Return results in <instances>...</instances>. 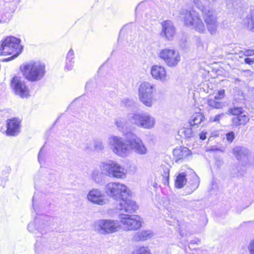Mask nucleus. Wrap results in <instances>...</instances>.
<instances>
[{"mask_svg":"<svg viewBox=\"0 0 254 254\" xmlns=\"http://www.w3.org/2000/svg\"><path fill=\"white\" fill-rule=\"evenodd\" d=\"M151 74L152 77L162 82H166L169 80V76L167 74L165 67L162 65H154L151 68Z\"/></svg>","mask_w":254,"mask_h":254,"instance_id":"15","label":"nucleus"},{"mask_svg":"<svg viewBox=\"0 0 254 254\" xmlns=\"http://www.w3.org/2000/svg\"><path fill=\"white\" fill-rule=\"evenodd\" d=\"M20 40L14 37H7L0 43V55L6 56L13 55L12 57L4 60V61L10 60L13 57H16L21 52L22 46L20 45Z\"/></svg>","mask_w":254,"mask_h":254,"instance_id":"5","label":"nucleus"},{"mask_svg":"<svg viewBox=\"0 0 254 254\" xmlns=\"http://www.w3.org/2000/svg\"><path fill=\"white\" fill-rule=\"evenodd\" d=\"M99 169L102 170L105 176L117 179H125L127 170L116 161L109 160L101 162L99 165Z\"/></svg>","mask_w":254,"mask_h":254,"instance_id":"6","label":"nucleus"},{"mask_svg":"<svg viewBox=\"0 0 254 254\" xmlns=\"http://www.w3.org/2000/svg\"><path fill=\"white\" fill-rule=\"evenodd\" d=\"M20 69L25 78L31 81L40 80L45 73V66L40 62H30Z\"/></svg>","mask_w":254,"mask_h":254,"instance_id":"4","label":"nucleus"},{"mask_svg":"<svg viewBox=\"0 0 254 254\" xmlns=\"http://www.w3.org/2000/svg\"><path fill=\"white\" fill-rule=\"evenodd\" d=\"M107 144L114 154L120 157L128 156L131 151L140 155L148 153V149L143 141L133 133L128 134L125 139L120 136L110 135Z\"/></svg>","mask_w":254,"mask_h":254,"instance_id":"2","label":"nucleus"},{"mask_svg":"<svg viewBox=\"0 0 254 254\" xmlns=\"http://www.w3.org/2000/svg\"><path fill=\"white\" fill-rule=\"evenodd\" d=\"M131 254H152L148 247L146 246L136 247Z\"/></svg>","mask_w":254,"mask_h":254,"instance_id":"30","label":"nucleus"},{"mask_svg":"<svg viewBox=\"0 0 254 254\" xmlns=\"http://www.w3.org/2000/svg\"><path fill=\"white\" fill-rule=\"evenodd\" d=\"M244 55L245 56H251L254 55V50H249L244 52Z\"/></svg>","mask_w":254,"mask_h":254,"instance_id":"40","label":"nucleus"},{"mask_svg":"<svg viewBox=\"0 0 254 254\" xmlns=\"http://www.w3.org/2000/svg\"><path fill=\"white\" fill-rule=\"evenodd\" d=\"M249 254H254V238L250 241L248 247Z\"/></svg>","mask_w":254,"mask_h":254,"instance_id":"38","label":"nucleus"},{"mask_svg":"<svg viewBox=\"0 0 254 254\" xmlns=\"http://www.w3.org/2000/svg\"><path fill=\"white\" fill-rule=\"evenodd\" d=\"M197 45L198 47H202L203 43L200 38L196 39Z\"/></svg>","mask_w":254,"mask_h":254,"instance_id":"43","label":"nucleus"},{"mask_svg":"<svg viewBox=\"0 0 254 254\" xmlns=\"http://www.w3.org/2000/svg\"><path fill=\"white\" fill-rule=\"evenodd\" d=\"M153 236V232L150 230H143L136 233L133 237V240L136 242L145 241Z\"/></svg>","mask_w":254,"mask_h":254,"instance_id":"21","label":"nucleus"},{"mask_svg":"<svg viewBox=\"0 0 254 254\" xmlns=\"http://www.w3.org/2000/svg\"><path fill=\"white\" fill-rule=\"evenodd\" d=\"M193 3L201 12L204 22L195 10L182 8L180 13L184 25L200 34L206 33L207 29L211 35L215 34L218 24L214 10L204 5L201 0H193Z\"/></svg>","mask_w":254,"mask_h":254,"instance_id":"1","label":"nucleus"},{"mask_svg":"<svg viewBox=\"0 0 254 254\" xmlns=\"http://www.w3.org/2000/svg\"><path fill=\"white\" fill-rule=\"evenodd\" d=\"M243 24L247 30L254 32V12H250L244 18Z\"/></svg>","mask_w":254,"mask_h":254,"instance_id":"20","label":"nucleus"},{"mask_svg":"<svg viewBox=\"0 0 254 254\" xmlns=\"http://www.w3.org/2000/svg\"><path fill=\"white\" fill-rule=\"evenodd\" d=\"M93 149L97 151H102L104 150L105 146L101 139H95L93 141Z\"/></svg>","mask_w":254,"mask_h":254,"instance_id":"31","label":"nucleus"},{"mask_svg":"<svg viewBox=\"0 0 254 254\" xmlns=\"http://www.w3.org/2000/svg\"><path fill=\"white\" fill-rule=\"evenodd\" d=\"M83 149L86 152H91L93 149V145L91 142L87 141L84 144Z\"/></svg>","mask_w":254,"mask_h":254,"instance_id":"35","label":"nucleus"},{"mask_svg":"<svg viewBox=\"0 0 254 254\" xmlns=\"http://www.w3.org/2000/svg\"><path fill=\"white\" fill-rule=\"evenodd\" d=\"M218 135V133L217 132H215V133H211V136H216Z\"/></svg>","mask_w":254,"mask_h":254,"instance_id":"45","label":"nucleus"},{"mask_svg":"<svg viewBox=\"0 0 254 254\" xmlns=\"http://www.w3.org/2000/svg\"><path fill=\"white\" fill-rule=\"evenodd\" d=\"M93 227L96 231L103 235L116 233L121 229L119 221L114 219H98L94 222Z\"/></svg>","mask_w":254,"mask_h":254,"instance_id":"9","label":"nucleus"},{"mask_svg":"<svg viewBox=\"0 0 254 254\" xmlns=\"http://www.w3.org/2000/svg\"><path fill=\"white\" fill-rule=\"evenodd\" d=\"M119 219L125 230H136L141 227L142 219L138 215L120 214Z\"/></svg>","mask_w":254,"mask_h":254,"instance_id":"10","label":"nucleus"},{"mask_svg":"<svg viewBox=\"0 0 254 254\" xmlns=\"http://www.w3.org/2000/svg\"><path fill=\"white\" fill-rule=\"evenodd\" d=\"M48 219L49 218L46 217V219L36 218L33 222H31L28 225V231L35 234L37 237L39 236V233L42 235L45 233L48 229Z\"/></svg>","mask_w":254,"mask_h":254,"instance_id":"14","label":"nucleus"},{"mask_svg":"<svg viewBox=\"0 0 254 254\" xmlns=\"http://www.w3.org/2000/svg\"><path fill=\"white\" fill-rule=\"evenodd\" d=\"M188 173H190V181H189V187L192 192L195 190L199 186V179L195 173L191 169H188Z\"/></svg>","mask_w":254,"mask_h":254,"instance_id":"19","label":"nucleus"},{"mask_svg":"<svg viewBox=\"0 0 254 254\" xmlns=\"http://www.w3.org/2000/svg\"><path fill=\"white\" fill-rule=\"evenodd\" d=\"M224 114L221 113L209 118V121L210 122H219V121L224 117Z\"/></svg>","mask_w":254,"mask_h":254,"instance_id":"34","label":"nucleus"},{"mask_svg":"<svg viewBox=\"0 0 254 254\" xmlns=\"http://www.w3.org/2000/svg\"><path fill=\"white\" fill-rule=\"evenodd\" d=\"M180 135H184L186 137L190 138L193 135L192 129L190 127H184L180 129L179 131Z\"/></svg>","mask_w":254,"mask_h":254,"instance_id":"32","label":"nucleus"},{"mask_svg":"<svg viewBox=\"0 0 254 254\" xmlns=\"http://www.w3.org/2000/svg\"><path fill=\"white\" fill-rule=\"evenodd\" d=\"M225 95V91L224 89H221L218 91L217 92L214 93L213 99L218 100L223 99Z\"/></svg>","mask_w":254,"mask_h":254,"instance_id":"36","label":"nucleus"},{"mask_svg":"<svg viewBox=\"0 0 254 254\" xmlns=\"http://www.w3.org/2000/svg\"><path fill=\"white\" fill-rule=\"evenodd\" d=\"M105 193L115 200H120L118 209L127 213H132L138 208L136 202L125 197L131 195V191L125 184L119 182H109L104 187Z\"/></svg>","mask_w":254,"mask_h":254,"instance_id":"3","label":"nucleus"},{"mask_svg":"<svg viewBox=\"0 0 254 254\" xmlns=\"http://www.w3.org/2000/svg\"><path fill=\"white\" fill-rule=\"evenodd\" d=\"M190 153V151L186 147L176 148L173 151L174 156L176 161H179L188 156Z\"/></svg>","mask_w":254,"mask_h":254,"instance_id":"22","label":"nucleus"},{"mask_svg":"<svg viewBox=\"0 0 254 254\" xmlns=\"http://www.w3.org/2000/svg\"><path fill=\"white\" fill-rule=\"evenodd\" d=\"M6 123V133L7 135L15 136L20 132V121L18 119L12 118L7 120Z\"/></svg>","mask_w":254,"mask_h":254,"instance_id":"17","label":"nucleus"},{"mask_svg":"<svg viewBox=\"0 0 254 254\" xmlns=\"http://www.w3.org/2000/svg\"><path fill=\"white\" fill-rule=\"evenodd\" d=\"M86 199L93 204L101 206L107 204L108 201L103 192L97 188H93L88 192Z\"/></svg>","mask_w":254,"mask_h":254,"instance_id":"12","label":"nucleus"},{"mask_svg":"<svg viewBox=\"0 0 254 254\" xmlns=\"http://www.w3.org/2000/svg\"><path fill=\"white\" fill-rule=\"evenodd\" d=\"M105 173L100 169H94L91 174V180L96 184H100L104 179Z\"/></svg>","mask_w":254,"mask_h":254,"instance_id":"24","label":"nucleus"},{"mask_svg":"<svg viewBox=\"0 0 254 254\" xmlns=\"http://www.w3.org/2000/svg\"><path fill=\"white\" fill-rule=\"evenodd\" d=\"M162 168L163 170V172H162V176L167 181H168L170 174L169 168L168 167H162Z\"/></svg>","mask_w":254,"mask_h":254,"instance_id":"37","label":"nucleus"},{"mask_svg":"<svg viewBox=\"0 0 254 254\" xmlns=\"http://www.w3.org/2000/svg\"><path fill=\"white\" fill-rule=\"evenodd\" d=\"M186 177H190V173H188V170L185 172L179 173L176 176V179L175 181V186L178 189L183 188L187 184V179Z\"/></svg>","mask_w":254,"mask_h":254,"instance_id":"18","label":"nucleus"},{"mask_svg":"<svg viewBox=\"0 0 254 254\" xmlns=\"http://www.w3.org/2000/svg\"><path fill=\"white\" fill-rule=\"evenodd\" d=\"M156 92V85L151 82H141L138 87V98L140 101L147 107L153 105L154 95Z\"/></svg>","mask_w":254,"mask_h":254,"instance_id":"7","label":"nucleus"},{"mask_svg":"<svg viewBox=\"0 0 254 254\" xmlns=\"http://www.w3.org/2000/svg\"><path fill=\"white\" fill-rule=\"evenodd\" d=\"M206 134H207V132L204 131V130H203L202 131L200 134H199V137H200V138L201 139V140H204L206 139Z\"/></svg>","mask_w":254,"mask_h":254,"instance_id":"41","label":"nucleus"},{"mask_svg":"<svg viewBox=\"0 0 254 254\" xmlns=\"http://www.w3.org/2000/svg\"><path fill=\"white\" fill-rule=\"evenodd\" d=\"M235 135L233 132H230L227 133L226 137L227 139L229 142H232L234 139Z\"/></svg>","mask_w":254,"mask_h":254,"instance_id":"39","label":"nucleus"},{"mask_svg":"<svg viewBox=\"0 0 254 254\" xmlns=\"http://www.w3.org/2000/svg\"><path fill=\"white\" fill-rule=\"evenodd\" d=\"M11 87L15 93L20 97L24 98L30 96L29 89L21 77H14L11 81Z\"/></svg>","mask_w":254,"mask_h":254,"instance_id":"13","label":"nucleus"},{"mask_svg":"<svg viewBox=\"0 0 254 254\" xmlns=\"http://www.w3.org/2000/svg\"><path fill=\"white\" fill-rule=\"evenodd\" d=\"M158 56L167 66L171 67L176 66L181 61L179 51L174 49H163L160 51Z\"/></svg>","mask_w":254,"mask_h":254,"instance_id":"11","label":"nucleus"},{"mask_svg":"<svg viewBox=\"0 0 254 254\" xmlns=\"http://www.w3.org/2000/svg\"><path fill=\"white\" fill-rule=\"evenodd\" d=\"M74 52L72 49H70L67 54L65 61V68L67 70H71L73 66L74 62Z\"/></svg>","mask_w":254,"mask_h":254,"instance_id":"26","label":"nucleus"},{"mask_svg":"<svg viewBox=\"0 0 254 254\" xmlns=\"http://www.w3.org/2000/svg\"><path fill=\"white\" fill-rule=\"evenodd\" d=\"M233 153L238 159H240L245 157L249 153L248 150L242 146H237L233 149Z\"/></svg>","mask_w":254,"mask_h":254,"instance_id":"25","label":"nucleus"},{"mask_svg":"<svg viewBox=\"0 0 254 254\" xmlns=\"http://www.w3.org/2000/svg\"><path fill=\"white\" fill-rule=\"evenodd\" d=\"M162 30L160 35L168 40H172L176 34L175 27L170 20H165L161 23Z\"/></svg>","mask_w":254,"mask_h":254,"instance_id":"16","label":"nucleus"},{"mask_svg":"<svg viewBox=\"0 0 254 254\" xmlns=\"http://www.w3.org/2000/svg\"><path fill=\"white\" fill-rule=\"evenodd\" d=\"M207 102L209 106L218 109H222L225 105L224 103L213 98L209 99Z\"/></svg>","mask_w":254,"mask_h":254,"instance_id":"29","label":"nucleus"},{"mask_svg":"<svg viewBox=\"0 0 254 254\" xmlns=\"http://www.w3.org/2000/svg\"><path fill=\"white\" fill-rule=\"evenodd\" d=\"M128 122L122 117L117 118L115 120V124L120 131H124L128 126Z\"/></svg>","mask_w":254,"mask_h":254,"instance_id":"27","label":"nucleus"},{"mask_svg":"<svg viewBox=\"0 0 254 254\" xmlns=\"http://www.w3.org/2000/svg\"><path fill=\"white\" fill-rule=\"evenodd\" d=\"M245 62L247 64H252L254 63V59L253 58H246Z\"/></svg>","mask_w":254,"mask_h":254,"instance_id":"42","label":"nucleus"},{"mask_svg":"<svg viewBox=\"0 0 254 254\" xmlns=\"http://www.w3.org/2000/svg\"><path fill=\"white\" fill-rule=\"evenodd\" d=\"M228 113L237 116L243 114V110L241 108L235 107L233 109H230L228 110Z\"/></svg>","mask_w":254,"mask_h":254,"instance_id":"33","label":"nucleus"},{"mask_svg":"<svg viewBox=\"0 0 254 254\" xmlns=\"http://www.w3.org/2000/svg\"><path fill=\"white\" fill-rule=\"evenodd\" d=\"M205 117L200 113H196L192 115L189 120L190 126H195L201 125L204 121Z\"/></svg>","mask_w":254,"mask_h":254,"instance_id":"23","label":"nucleus"},{"mask_svg":"<svg viewBox=\"0 0 254 254\" xmlns=\"http://www.w3.org/2000/svg\"><path fill=\"white\" fill-rule=\"evenodd\" d=\"M127 120L131 124L145 129H151L156 124L155 118L147 113H135L129 114Z\"/></svg>","mask_w":254,"mask_h":254,"instance_id":"8","label":"nucleus"},{"mask_svg":"<svg viewBox=\"0 0 254 254\" xmlns=\"http://www.w3.org/2000/svg\"><path fill=\"white\" fill-rule=\"evenodd\" d=\"M41 155H42V150H40V151L39 153V155H38V160H39V161L40 163H41Z\"/></svg>","mask_w":254,"mask_h":254,"instance_id":"44","label":"nucleus"},{"mask_svg":"<svg viewBox=\"0 0 254 254\" xmlns=\"http://www.w3.org/2000/svg\"><path fill=\"white\" fill-rule=\"evenodd\" d=\"M249 120L248 116L242 114L234 117L232 119V122L234 125L239 126L246 124Z\"/></svg>","mask_w":254,"mask_h":254,"instance_id":"28","label":"nucleus"}]
</instances>
